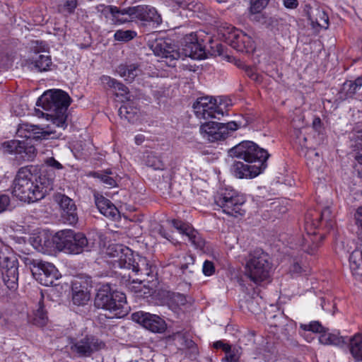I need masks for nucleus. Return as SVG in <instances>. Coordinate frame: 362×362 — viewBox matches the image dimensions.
I'll use <instances>...</instances> for the list:
<instances>
[{
  "mask_svg": "<svg viewBox=\"0 0 362 362\" xmlns=\"http://www.w3.org/2000/svg\"><path fill=\"white\" fill-rule=\"evenodd\" d=\"M21 259L30 269L33 277L44 286H52L60 276L57 269L50 262L35 259L30 255L22 256Z\"/></svg>",
  "mask_w": 362,
  "mask_h": 362,
  "instance_id": "obj_9",
  "label": "nucleus"
},
{
  "mask_svg": "<svg viewBox=\"0 0 362 362\" xmlns=\"http://www.w3.org/2000/svg\"><path fill=\"white\" fill-rule=\"evenodd\" d=\"M54 199L60 206L62 210L61 217L63 221L69 225L76 224L78 222V217L74 201L62 193L55 194Z\"/></svg>",
  "mask_w": 362,
  "mask_h": 362,
  "instance_id": "obj_18",
  "label": "nucleus"
},
{
  "mask_svg": "<svg viewBox=\"0 0 362 362\" xmlns=\"http://www.w3.org/2000/svg\"><path fill=\"white\" fill-rule=\"evenodd\" d=\"M294 134L296 136V142L298 143L301 146H304L307 141L306 137L302 134L300 129H296L294 130Z\"/></svg>",
  "mask_w": 362,
  "mask_h": 362,
  "instance_id": "obj_53",
  "label": "nucleus"
},
{
  "mask_svg": "<svg viewBox=\"0 0 362 362\" xmlns=\"http://www.w3.org/2000/svg\"><path fill=\"white\" fill-rule=\"evenodd\" d=\"M349 343V351L356 361H362V334L357 333L351 338L346 337Z\"/></svg>",
  "mask_w": 362,
  "mask_h": 362,
  "instance_id": "obj_27",
  "label": "nucleus"
},
{
  "mask_svg": "<svg viewBox=\"0 0 362 362\" xmlns=\"http://www.w3.org/2000/svg\"><path fill=\"white\" fill-rule=\"evenodd\" d=\"M30 321L35 325L38 327H43L46 325L48 322L47 313L45 310L43 303V295L41 293V298L38 302L37 308L34 310L32 318Z\"/></svg>",
  "mask_w": 362,
  "mask_h": 362,
  "instance_id": "obj_26",
  "label": "nucleus"
},
{
  "mask_svg": "<svg viewBox=\"0 0 362 362\" xmlns=\"http://www.w3.org/2000/svg\"><path fill=\"white\" fill-rule=\"evenodd\" d=\"M0 269L3 281L9 289H15L18 281V261L16 255L5 247L0 250Z\"/></svg>",
  "mask_w": 362,
  "mask_h": 362,
  "instance_id": "obj_12",
  "label": "nucleus"
},
{
  "mask_svg": "<svg viewBox=\"0 0 362 362\" xmlns=\"http://www.w3.org/2000/svg\"><path fill=\"white\" fill-rule=\"evenodd\" d=\"M349 260L351 269H358L360 267L361 262H362V252L354 251L349 255Z\"/></svg>",
  "mask_w": 362,
  "mask_h": 362,
  "instance_id": "obj_41",
  "label": "nucleus"
},
{
  "mask_svg": "<svg viewBox=\"0 0 362 362\" xmlns=\"http://www.w3.org/2000/svg\"><path fill=\"white\" fill-rule=\"evenodd\" d=\"M230 156L243 159L247 163L235 161L230 168L232 174L237 178H254L267 167V160L270 155L251 141H243L230 149Z\"/></svg>",
  "mask_w": 362,
  "mask_h": 362,
  "instance_id": "obj_1",
  "label": "nucleus"
},
{
  "mask_svg": "<svg viewBox=\"0 0 362 362\" xmlns=\"http://www.w3.org/2000/svg\"><path fill=\"white\" fill-rule=\"evenodd\" d=\"M69 344L71 352L79 358L90 357L106 348L105 343L93 334H81L78 337L72 338Z\"/></svg>",
  "mask_w": 362,
  "mask_h": 362,
  "instance_id": "obj_11",
  "label": "nucleus"
},
{
  "mask_svg": "<svg viewBox=\"0 0 362 362\" xmlns=\"http://www.w3.org/2000/svg\"><path fill=\"white\" fill-rule=\"evenodd\" d=\"M312 125L315 131L317 132L318 133H321L323 130V124L319 117H315L313 119Z\"/></svg>",
  "mask_w": 362,
  "mask_h": 362,
  "instance_id": "obj_54",
  "label": "nucleus"
},
{
  "mask_svg": "<svg viewBox=\"0 0 362 362\" xmlns=\"http://www.w3.org/2000/svg\"><path fill=\"white\" fill-rule=\"evenodd\" d=\"M300 327L304 331L318 333L325 332V328L318 321H313L309 324H300Z\"/></svg>",
  "mask_w": 362,
  "mask_h": 362,
  "instance_id": "obj_43",
  "label": "nucleus"
},
{
  "mask_svg": "<svg viewBox=\"0 0 362 362\" xmlns=\"http://www.w3.org/2000/svg\"><path fill=\"white\" fill-rule=\"evenodd\" d=\"M310 19L313 24L315 23L317 26L322 28H327L329 25V18L327 14L322 10L317 8L315 16H310Z\"/></svg>",
  "mask_w": 362,
  "mask_h": 362,
  "instance_id": "obj_36",
  "label": "nucleus"
},
{
  "mask_svg": "<svg viewBox=\"0 0 362 362\" xmlns=\"http://www.w3.org/2000/svg\"><path fill=\"white\" fill-rule=\"evenodd\" d=\"M112 258L110 264L113 269H132L136 274H149L147 260L137 257L135 258L133 251L123 245L115 244L110 245L106 252Z\"/></svg>",
  "mask_w": 362,
  "mask_h": 362,
  "instance_id": "obj_5",
  "label": "nucleus"
},
{
  "mask_svg": "<svg viewBox=\"0 0 362 362\" xmlns=\"http://www.w3.org/2000/svg\"><path fill=\"white\" fill-rule=\"evenodd\" d=\"M146 165L154 170H163L165 168V165L160 158L155 153H150L147 156Z\"/></svg>",
  "mask_w": 362,
  "mask_h": 362,
  "instance_id": "obj_37",
  "label": "nucleus"
},
{
  "mask_svg": "<svg viewBox=\"0 0 362 362\" xmlns=\"http://www.w3.org/2000/svg\"><path fill=\"white\" fill-rule=\"evenodd\" d=\"M227 351H225L226 356L223 358V362H239L240 353L238 349L230 347H227Z\"/></svg>",
  "mask_w": 362,
  "mask_h": 362,
  "instance_id": "obj_42",
  "label": "nucleus"
},
{
  "mask_svg": "<svg viewBox=\"0 0 362 362\" xmlns=\"http://www.w3.org/2000/svg\"><path fill=\"white\" fill-rule=\"evenodd\" d=\"M269 0H250V12L253 14L260 13L268 4Z\"/></svg>",
  "mask_w": 362,
  "mask_h": 362,
  "instance_id": "obj_44",
  "label": "nucleus"
},
{
  "mask_svg": "<svg viewBox=\"0 0 362 362\" xmlns=\"http://www.w3.org/2000/svg\"><path fill=\"white\" fill-rule=\"evenodd\" d=\"M175 340L180 345V349H189L194 356L197 355L198 350L195 343L184 334H178L175 336Z\"/></svg>",
  "mask_w": 362,
  "mask_h": 362,
  "instance_id": "obj_35",
  "label": "nucleus"
},
{
  "mask_svg": "<svg viewBox=\"0 0 362 362\" xmlns=\"http://www.w3.org/2000/svg\"><path fill=\"white\" fill-rule=\"evenodd\" d=\"M214 347L215 349H222L225 352L228 349L227 347H230V346L229 344H224L221 341H217L214 343Z\"/></svg>",
  "mask_w": 362,
  "mask_h": 362,
  "instance_id": "obj_59",
  "label": "nucleus"
},
{
  "mask_svg": "<svg viewBox=\"0 0 362 362\" xmlns=\"http://www.w3.org/2000/svg\"><path fill=\"white\" fill-rule=\"evenodd\" d=\"M228 40L234 49L246 52H250L255 49V41L251 36L234 27L228 28Z\"/></svg>",
  "mask_w": 362,
  "mask_h": 362,
  "instance_id": "obj_19",
  "label": "nucleus"
},
{
  "mask_svg": "<svg viewBox=\"0 0 362 362\" xmlns=\"http://www.w3.org/2000/svg\"><path fill=\"white\" fill-rule=\"evenodd\" d=\"M356 223L360 229L358 235L362 239V206L358 207L355 214Z\"/></svg>",
  "mask_w": 362,
  "mask_h": 362,
  "instance_id": "obj_52",
  "label": "nucleus"
},
{
  "mask_svg": "<svg viewBox=\"0 0 362 362\" xmlns=\"http://www.w3.org/2000/svg\"><path fill=\"white\" fill-rule=\"evenodd\" d=\"M35 115L38 117H43L45 115H46L45 113H44L43 112H42L40 110H35Z\"/></svg>",
  "mask_w": 362,
  "mask_h": 362,
  "instance_id": "obj_63",
  "label": "nucleus"
},
{
  "mask_svg": "<svg viewBox=\"0 0 362 362\" xmlns=\"http://www.w3.org/2000/svg\"><path fill=\"white\" fill-rule=\"evenodd\" d=\"M117 8V7L115 6H105L103 4L96 6V10L98 12L103 13L105 16H107V14H111L113 18L115 16V9Z\"/></svg>",
  "mask_w": 362,
  "mask_h": 362,
  "instance_id": "obj_48",
  "label": "nucleus"
},
{
  "mask_svg": "<svg viewBox=\"0 0 362 362\" xmlns=\"http://www.w3.org/2000/svg\"><path fill=\"white\" fill-rule=\"evenodd\" d=\"M172 225L181 234L187 237L189 241L196 248L202 249L204 247L205 241L202 239L199 233L187 223L173 219L172 221Z\"/></svg>",
  "mask_w": 362,
  "mask_h": 362,
  "instance_id": "obj_22",
  "label": "nucleus"
},
{
  "mask_svg": "<svg viewBox=\"0 0 362 362\" xmlns=\"http://www.w3.org/2000/svg\"><path fill=\"white\" fill-rule=\"evenodd\" d=\"M70 103L69 95L62 90L56 89L45 92L37 99L36 105L49 112L46 113L47 119H51L56 127L64 129L67 127V110Z\"/></svg>",
  "mask_w": 362,
  "mask_h": 362,
  "instance_id": "obj_4",
  "label": "nucleus"
},
{
  "mask_svg": "<svg viewBox=\"0 0 362 362\" xmlns=\"http://www.w3.org/2000/svg\"><path fill=\"white\" fill-rule=\"evenodd\" d=\"M214 202L223 213L229 216L237 217L245 213L242 206L245 202V198L234 189H226L218 192L214 197Z\"/></svg>",
  "mask_w": 362,
  "mask_h": 362,
  "instance_id": "obj_10",
  "label": "nucleus"
},
{
  "mask_svg": "<svg viewBox=\"0 0 362 362\" xmlns=\"http://www.w3.org/2000/svg\"><path fill=\"white\" fill-rule=\"evenodd\" d=\"M282 2L284 6L288 9L296 8L298 6V0H283Z\"/></svg>",
  "mask_w": 362,
  "mask_h": 362,
  "instance_id": "obj_58",
  "label": "nucleus"
},
{
  "mask_svg": "<svg viewBox=\"0 0 362 362\" xmlns=\"http://www.w3.org/2000/svg\"><path fill=\"white\" fill-rule=\"evenodd\" d=\"M115 16L113 19L119 23H124L137 19L136 13V6L127 8H117L115 9Z\"/></svg>",
  "mask_w": 362,
  "mask_h": 362,
  "instance_id": "obj_30",
  "label": "nucleus"
},
{
  "mask_svg": "<svg viewBox=\"0 0 362 362\" xmlns=\"http://www.w3.org/2000/svg\"><path fill=\"white\" fill-rule=\"evenodd\" d=\"M46 163L49 166L52 167L55 169L59 170L63 168L62 165L52 157L47 158L46 160Z\"/></svg>",
  "mask_w": 362,
  "mask_h": 362,
  "instance_id": "obj_57",
  "label": "nucleus"
},
{
  "mask_svg": "<svg viewBox=\"0 0 362 362\" xmlns=\"http://www.w3.org/2000/svg\"><path fill=\"white\" fill-rule=\"evenodd\" d=\"M195 258L192 255H186L180 262V270L184 279H190L195 272Z\"/></svg>",
  "mask_w": 362,
  "mask_h": 362,
  "instance_id": "obj_29",
  "label": "nucleus"
},
{
  "mask_svg": "<svg viewBox=\"0 0 362 362\" xmlns=\"http://www.w3.org/2000/svg\"><path fill=\"white\" fill-rule=\"evenodd\" d=\"M145 139V136L143 134H138L134 137L135 143L137 145L141 144Z\"/></svg>",
  "mask_w": 362,
  "mask_h": 362,
  "instance_id": "obj_62",
  "label": "nucleus"
},
{
  "mask_svg": "<svg viewBox=\"0 0 362 362\" xmlns=\"http://www.w3.org/2000/svg\"><path fill=\"white\" fill-rule=\"evenodd\" d=\"M245 303L246 308L253 314H258L261 310L257 300L254 298H249Z\"/></svg>",
  "mask_w": 362,
  "mask_h": 362,
  "instance_id": "obj_46",
  "label": "nucleus"
},
{
  "mask_svg": "<svg viewBox=\"0 0 362 362\" xmlns=\"http://www.w3.org/2000/svg\"><path fill=\"white\" fill-rule=\"evenodd\" d=\"M136 13L137 19L144 21L152 22L156 25H160L162 18L156 9L152 6L146 5H139L136 6Z\"/></svg>",
  "mask_w": 362,
  "mask_h": 362,
  "instance_id": "obj_23",
  "label": "nucleus"
},
{
  "mask_svg": "<svg viewBox=\"0 0 362 362\" xmlns=\"http://www.w3.org/2000/svg\"><path fill=\"white\" fill-rule=\"evenodd\" d=\"M181 8L193 10L195 6V0H174Z\"/></svg>",
  "mask_w": 362,
  "mask_h": 362,
  "instance_id": "obj_49",
  "label": "nucleus"
},
{
  "mask_svg": "<svg viewBox=\"0 0 362 362\" xmlns=\"http://www.w3.org/2000/svg\"><path fill=\"white\" fill-rule=\"evenodd\" d=\"M319 341L324 345L342 346L347 344L346 337L335 333H323L319 337Z\"/></svg>",
  "mask_w": 362,
  "mask_h": 362,
  "instance_id": "obj_32",
  "label": "nucleus"
},
{
  "mask_svg": "<svg viewBox=\"0 0 362 362\" xmlns=\"http://www.w3.org/2000/svg\"><path fill=\"white\" fill-rule=\"evenodd\" d=\"M318 247L319 241L315 237L312 236L311 233L308 232L307 238H303V240L302 250L310 255H313Z\"/></svg>",
  "mask_w": 362,
  "mask_h": 362,
  "instance_id": "obj_34",
  "label": "nucleus"
},
{
  "mask_svg": "<svg viewBox=\"0 0 362 362\" xmlns=\"http://www.w3.org/2000/svg\"><path fill=\"white\" fill-rule=\"evenodd\" d=\"M239 125L235 122L226 123L208 122L200 127V133L211 142L223 140L228 134L238 129Z\"/></svg>",
  "mask_w": 362,
  "mask_h": 362,
  "instance_id": "obj_13",
  "label": "nucleus"
},
{
  "mask_svg": "<svg viewBox=\"0 0 362 362\" xmlns=\"http://www.w3.org/2000/svg\"><path fill=\"white\" fill-rule=\"evenodd\" d=\"M356 155L355 159L359 163L362 165V148H355Z\"/></svg>",
  "mask_w": 362,
  "mask_h": 362,
  "instance_id": "obj_60",
  "label": "nucleus"
},
{
  "mask_svg": "<svg viewBox=\"0 0 362 362\" xmlns=\"http://www.w3.org/2000/svg\"><path fill=\"white\" fill-rule=\"evenodd\" d=\"M247 76L255 81H259V76L256 74L254 69L250 66H246L245 69Z\"/></svg>",
  "mask_w": 362,
  "mask_h": 362,
  "instance_id": "obj_56",
  "label": "nucleus"
},
{
  "mask_svg": "<svg viewBox=\"0 0 362 362\" xmlns=\"http://www.w3.org/2000/svg\"><path fill=\"white\" fill-rule=\"evenodd\" d=\"M95 205L99 211L106 217L115 218L118 215L117 207L103 196L95 197Z\"/></svg>",
  "mask_w": 362,
  "mask_h": 362,
  "instance_id": "obj_24",
  "label": "nucleus"
},
{
  "mask_svg": "<svg viewBox=\"0 0 362 362\" xmlns=\"http://www.w3.org/2000/svg\"><path fill=\"white\" fill-rule=\"evenodd\" d=\"M293 270L296 272H300V266L298 263H295L293 264Z\"/></svg>",
  "mask_w": 362,
  "mask_h": 362,
  "instance_id": "obj_64",
  "label": "nucleus"
},
{
  "mask_svg": "<svg viewBox=\"0 0 362 362\" xmlns=\"http://www.w3.org/2000/svg\"><path fill=\"white\" fill-rule=\"evenodd\" d=\"M110 172L105 171L103 173H97V177H98L104 184L109 186V187H112L116 186L117 183L115 180L110 177Z\"/></svg>",
  "mask_w": 362,
  "mask_h": 362,
  "instance_id": "obj_47",
  "label": "nucleus"
},
{
  "mask_svg": "<svg viewBox=\"0 0 362 362\" xmlns=\"http://www.w3.org/2000/svg\"><path fill=\"white\" fill-rule=\"evenodd\" d=\"M53 242L58 250L69 254H80L89 250L86 235L70 229L58 231L53 237Z\"/></svg>",
  "mask_w": 362,
  "mask_h": 362,
  "instance_id": "obj_8",
  "label": "nucleus"
},
{
  "mask_svg": "<svg viewBox=\"0 0 362 362\" xmlns=\"http://www.w3.org/2000/svg\"><path fill=\"white\" fill-rule=\"evenodd\" d=\"M166 296L170 302L176 306L183 305L187 302L185 296L180 293L168 291Z\"/></svg>",
  "mask_w": 362,
  "mask_h": 362,
  "instance_id": "obj_39",
  "label": "nucleus"
},
{
  "mask_svg": "<svg viewBox=\"0 0 362 362\" xmlns=\"http://www.w3.org/2000/svg\"><path fill=\"white\" fill-rule=\"evenodd\" d=\"M90 296L86 289L78 288L76 286L72 287V300L74 304L81 305L88 301Z\"/></svg>",
  "mask_w": 362,
  "mask_h": 362,
  "instance_id": "obj_33",
  "label": "nucleus"
},
{
  "mask_svg": "<svg viewBox=\"0 0 362 362\" xmlns=\"http://www.w3.org/2000/svg\"><path fill=\"white\" fill-rule=\"evenodd\" d=\"M193 109L195 115L199 119H220L223 116V111L217 105L216 100L211 97L198 98L193 105Z\"/></svg>",
  "mask_w": 362,
  "mask_h": 362,
  "instance_id": "obj_15",
  "label": "nucleus"
},
{
  "mask_svg": "<svg viewBox=\"0 0 362 362\" xmlns=\"http://www.w3.org/2000/svg\"><path fill=\"white\" fill-rule=\"evenodd\" d=\"M150 48L154 54L161 57L169 66H175L176 61L181 57V53L170 40L156 39L150 44Z\"/></svg>",
  "mask_w": 362,
  "mask_h": 362,
  "instance_id": "obj_14",
  "label": "nucleus"
},
{
  "mask_svg": "<svg viewBox=\"0 0 362 362\" xmlns=\"http://www.w3.org/2000/svg\"><path fill=\"white\" fill-rule=\"evenodd\" d=\"M117 71L126 81L131 83L140 74L141 70L137 64H120L117 67Z\"/></svg>",
  "mask_w": 362,
  "mask_h": 362,
  "instance_id": "obj_28",
  "label": "nucleus"
},
{
  "mask_svg": "<svg viewBox=\"0 0 362 362\" xmlns=\"http://www.w3.org/2000/svg\"><path fill=\"white\" fill-rule=\"evenodd\" d=\"M52 180L35 165L21 168L13 180V194L21 201L33 203L43 199L52 189Z\"/></svg>",
  "mask_w": 362,
  "mask_h": 362,
  "instance_id": "obj_2",
  "label": "nucleus"
},
{
  "mask_svg": "<svg viewBox=\"0 0 362 362\" xmlns=\"http://www.w3.org/2000/svg\"><path fill=\"white\" fill-rule=\"evenodd\" d=\"M136 33L134 31L127 30H119L116 31L115 33V39L117 41H129L132 40L135 36Z\"/></svg>",
  "mask_w": 362,
  "mask_h": 362,
  "instance_id": "obj_40",
  "label": "nucleus"
},
{
  "mask_svg": "<svg viewBox=\"0 0 362 362\" xmlns=\"http://www.w3.org/2000/svg\"><path fill=\"white\" fill-rule=\"evenodd\" d=\"M55 132L45 130L38 125L28 123L20 124L16 132L18 136L25 138V140H10L2 144L1 147L4 153L15 154L16 158L23 160H32L36 155V149L32 141H39L47 139Z\"/></svg>",
  "mask_w": 362,
  "mask_h": 362,
  "instance_id": "obj_3",
  "label": "nucleus"
},
{
  "mask_svg": "<svg viewBox=\"0 0 362 362\" xmlns=\"http://www.w3.org/2000/svg\"><path fill=\"white\" fill-rule=\"evenodd\" d=\"M202 272L205 276H211L215 272L214 263L209 260H206L203 264Z\"/></svg>",
  "mask_w": 362,
  "mask_h": 362,
  "instance_id": "obj_50",
  "label": "nucleus"
},
{
  "mask_svg": "<svg viewBox=\"0 0 362 362\" xmlns=\"http://www.w3.org/2000/svg\"><path fill=\"white\" fill-rule=\"evenodd\" d=\"M118 112L120 117L127 119L128 122H133L136 114L134 108L127 105H122Z\"/></svg>",
  "mask_w": 362,
  "mask_h": 362,
  "instance_id": "obj_38",
  "label": "nucleus"
},
{
  "mask_svg": "<svg viewBox=\"0 0 362 362\" xmlns=\"http://www.w3.org/2000/svg\"><path fill=\"white\" fill-rule=\"evenodd\" d=\"M181 54L194 59H203L206 57L205 47L200 42L196 33H192L185 37Z\"/></svg>",
  "mask_w": 362,
  "mask_h": 362,
  "instance_id": "obj_20",
  "label": "nucleus"
},
{
  "mask_svg": "<svg viewBox=\"0 0 362 362\" xmlns=\"http://www.w3.org/2000/svg\"><path fill=\"white\" fill-rule=\"evenodd\" d=\"M159 234L166 238L167 240H168L169 241H172V237H171V235H170L168 232H166V230L163 228V227H160V229H159Z\"/></svg>",
  "mask_w": 362,
  "mask_h": 362,
  "instance_id": "obj_61",
  "label": "nucleus"
},
{
  "mask_svg": "<svg viewBox=\"0 0 362 362\" xmlns=\"http://www.w3.org/2000/svg\"><path fill=\"white\" fill-rule=\"evenodd\" d=\"M77 0H66L64 2L63 8L69 13H72L77 7Z\"/></svg>",
  "mask_w": 362,
  "mask_h": 362,
  "instance_id": "obj_51",
  "label": "nucleus"
},
{
  "mask_svg": "<svg viewBox=\"0 0 362 362\" xmlns=\"http://www.w3.org/2000/svg\"><path fill=\"white\" fill-rule=\"evenodd\" d=\"M132 319L145 329L154 333H163L167 328L164 320L158 315L149 313L142 311L134 313L132 315Z\"/></svg>",
  "mask_w": 362,
  "mask_h": 362,
  "instance_id": "obj_17",
  "label": "nucleus"
},
{
  "mask_svg": "<svg viewBox=\"0 0 362 362\" xmlns=\"http://www.w3.org/2000/svg\"><path fill=\"white\" fill-rule=\"evenodd\" d=\"M100 80L105 88L112 89L115 92L117 96H126V98L128 99L127 95L129 94V90L127 87H126L123 83L109 76L105 75L102 76L100 78Z\"/></svg>",
  "mask_w": 362,
  "mask_h": 362,
  "instance_id": "obj_25",
  "label": "nucleus"
},
{
  "mask_svg": "<svg viewBox=\"0 0 362 362\" xmlns=\"http://www.w3.org/2000/svg\"><path fill=\"white\" fill-rule=\"evenodd\" d=\"M353 140L355 142V148H362V129L354 134Z\"/></svg>",
  "mask_w": 362,
  "mask_h": 362,
  "instance_id": "obj_55",
  "label": "nucleus"
},
{
  "mask_svg": "<svg viewBox=\"0 0 362 362\" xmlns=\"http://www.w3.org/2000/svg\"><path fill=\"white\" fill-rule=\"evenodd\" d=\"M49 47L43 41L35 40L32 42L31 50L34 56L31 58V65L38 71H47L50 69L52 62L49 54Z\"/></svg>",
  "mask_w": 362,
  "mask_h": 362,
  "instance_id": "obj_16",
  "label": "nucleus"
},
{
  "mask_svg": "<svg viewBox=\"0 0 362 362\" xmlns=\"http://www.w3.org/2000/svg\"><path fill=\"white\" fill-rule=\"evenodd\" d=\"M313 216L310 213L305 215L306 230L309 223L313 225L315 228L320 224L325 225V227L329 230L334 229L336 224L335 214L329 206L325 207L320 212V216L316 217L315 219Z\"/></svg>",
  "mask_w": 362,
  "mask_h": 362,
  "instance_id": "obj_21",
  "label": "nucleus"
},
{
  "mask_svg": "<svg viewBox=\"0 0 362 362\" xmlns=\"http://www.w3.org/2000/svg\"><path fill=\"white\" fill-rule=\"evenodd\" d=\"M95 305L110 311L117 318L127 315L129 311L126 295L113 289L110 284H104L98 289L95 298Z\"/></svg>",
  "mask_w": 362,
  "mask_h": 362,
  "instance_id": "obj_6",
  "label": "nucleus"
},
{
  "mask_svg": "<svg viewBox=\"0 0 362 362\" xmlns=\"http://www.w3.org/2000/svg\"><path fill=\"white\" fill-rule=\"evenodd\" d=\"M272 263L269 255L260 248L250 252L245 267V275L256 284L269 277Z\"/></svg>",
  "mask_w": 362,
  "mask_h": 362,
  "instance_id": "obj_7",
  "label": "nucleus"
},
{
  "mask_svg": "<svg viewBox=\"0 0 362 362\" xmlns=\"http://www.w3.org/2000/svg\"><path fill=\"white\" fill-rule=\"evenodd\" d=\"M11 210V198L8 194L0 193V214Z\"/></svg>",
  "mask_w": 362,
  "mask_h": 362,
  "instance_id": "obj_45",
  "label": "nucleus"
},
{
  "mask_svg": "<svg viewBox=\"0 0 362 362\" xmlns=\"http://www.w3.org/2000/svg\"><path fill=\"white\" fill-rule=\"evenodd\" d=\"M362 86V77L355 81H346L341 87V95L344 99L352 98Z\"/></svg>",
  "mask_w": 362,
  "mask_h": 362,
  "instance_id": "obj_31",
  "label": "nucleus"
}]
</instances>
